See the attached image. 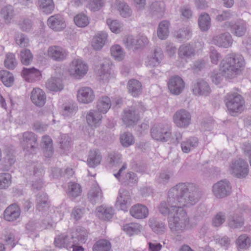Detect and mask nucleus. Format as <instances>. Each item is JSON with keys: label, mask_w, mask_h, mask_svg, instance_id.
I'll return each instance as SVG.
<instances>
[{"label": "nucleus", "mask_w": 251, "mask_h": 251, "mask_svg": "<svg viewBox=\"0 0 251 251\" xmlns=\"http://www.w3.org/2000/svg\"><path fill=\"white\" fill-rule=\"evenodd\" d=\"M201 196L199 187L195 184L179 183L169 190L166 201L160 203L158 209L163 215L171 217L175 215L179 208L195 205Z\"/></svg>", "instance_id": "nucleus-1"}, {"label": "nucleus", "mask_w": 251, "mask_h": 251, "mask_svg": "<svg viewBox=\"0 0 251 251\" xmlns=\"http://www.w3.org/2000/svg\"><path fill=\"white\" fill-rule=\"evenodd\" d=\"M245 62L243 57L240 54H227L222 60L220 70H214L211 74L212 82L217 85L220 83L223 76L232 78L241 73Z\"/></svg>", "instance_id": "nucleus-2"}, {"label": "nucleus", "mask_w": 251, "mask_h": 251, "mask_svg": "<svg viewBox=\"0 0 251 251\" xmlns=\"http://www.w3.org/2000/svg\"><path fill=\"white\" fill-rule=\"evenodd\" d=\"M168 226L171 231L178 235L191 228L190 219L183 208H179L175 215L168 217Z\"/></svg>", "instance_id": "nucleus-3"}, {"label": "nucleus", "mask_w": 251, "mask_h": 251, "mask_svg": "<svg viewBox=\"0 0 251 251\" xmlns=\"http://www.w3.org/2000/svg\"><path fill=\"white\" fill-rule=\"evenodd\" d=\"M225 101L229 112L232 116L241 113L244 109V100L237 93L227 94L225 98Z\"/></svg>", "instance_id": "nucleus-4"}, {"label": "nucleus", "mask_w": 251, "mask_h": 251, "mask_svg": "<svg viewBox=\"0 0 251 251\" xmlns=\"http://www.w3.org/2000/svg\"><path fill=\"white\" fill-rule=\"evenodd\" d=\"M37 136L32 132L26 131L23 133L20 140L21 145L26 154L35 153L37 150Z\"/></svg>", "instance_id": "nucleus-5"}, {"label": "nucleus", "mask_w": 251, "mask_h": 251, "mask_svg": "<svg viewBox=\"0 0 251 251\" xmlns=\"http://www.w3.org/2000/svg\"><path fill=\"white\" fill-rule=\"evenodd\" d=\"M151 135L155 140L167 142L172 136L171 129L167 125H154L151 129Z\"/></svg>", "instance_id": "nucleus-6"}, {"label": "nucleus", "mask_w": 251, "mask_h": 251, "mask_svg": "<svg viewBox=\"0 0 251 251\" xmlns=\"http://www.w3.org/2000/svg\"><path fill=\"white\" fill-rule=\"evenodd\" d=\"M88 71L87 64L81 59H75L70 65V74L77 79L83 77Z\"/></svg>", "instance_id": "nucleus-7"}, {"label": "nucleus", "mask_w": 251, "mask_h": 251, "mask_svg": "<svg viewBox=\"0 0 251 251\" xmlns=\"http://www.w3.org/2000/svg\"><path fill=\"white\" fill-rule=\"evenodd\" d=\"M232 187L226 179L218 181L212 186V193L217 198L221 199L229 196L231 193Z\"/></svg>", "instance_id": "nucleus-8"}, {"label": "nucleus", "mask_w": 251, "mask_h": 251, "mask_svg": "<svg viewBox=\"0 0 251 251\" xmlns=\"http://www.w3.org/2000/svg\"><path fill=\"white\" fill-rule=\"evenodd\" d=\"M173 119L177 127L187 128L191 123V115L187 110L181 109L175 112Z\"/></svg>", "instance_id": "nucleus-9"}, {"label": "nucleus", "mask_w": 251, "mask_h": 251, "mask_svg": "<svg viewBox=\"0 0 251 251\" xmlns=\"http://www.w3.org/2000/svg\"><path fill=\"white\" fill-rule=\"evenodd\" d=\"M222 27L225 29H230L231 32L235 36L242 37L247 31V25L243 20L238 21L235 23L226 22L224 23Z\"/></svg>", "instance_id": "nucleus-10"}, {"label": "nucleus", "mask_w": 251, "mask_h": 251, "mask_svg": "<svg viewBox=\"0 0 251 251\" xmlns=\"http://www.w3.org/2000/svg\"><path fill=\"white\" fill-rule=\"evenodd\" d=\"M131 201L130 193L124 188H121L119 190L115 205L119 209L126 212L130 205Z\"/></svg>", "instance_id": "nucleus-11"}, {"label": "nucleus", "mask_w": 251, "mask_h": 251, "mask_svg": "<svg viewBox=\"0 0 251 251\" xmlns=\"http://www.w3.org/2000/svg\"><path fill=\"white\" fill-rule=\"evenodd\" d=\"M47 54L52 60L61 62L66 59L69 55V52L61 46H51L48 48Z\"/></svg>", "instance_id": "nucleus-12"}, {"label": "nucleus", "mask_w": 251, "mask_h": 251, "mask_svg": "<svg viewBox=\"0 0 251 251\" xmlns=\"http://www.w3.org/2000/svg\"><path fill=\"white\" fill-rule=\"evenodd\" d=\"M139 114L137 110L133 107L125 109L122 116V120L126 126L134 125L139 121Z\"/></svg>", "instance_id": "nucleus-13"}, {"label": "nucleus", "mask_w": 251, "mask_h": 251, "mask_svg": "<svg viewBox=\"0 0 251 251\" xmlns=\"http://www.w3.org/2000/svg\"><path fill=\"white\" fill-rule=\"evenodd\" d=\"M212 44L221 48H228L231 46L233 40L228 32H225L214 36L212 40Z\"/></svg>", "instance_id": "nucleus-14"}, {"label": "nucleus", "mask_w": 251, "mask_h": 251, "mask_svg": "<svg viewBox=\"0 0 251 251\" xmlns=\"http://www.w3.org/2000/svg\"><path fill=\"white\" fill-rule=\"evenodd\" d=\"M47 25L50 28L55 31H61L66 26L64 18L60 14L50 16L47 20Z\"/></svg>", "instance_id": "nucleus-15"}, {"label": "nucleus", "mask_w": 251, "mask_h": 251, "mask_svg": "<svg viewBox=\"0 0 251 251\" xmlns=\"http://www.w3.org/2000/svg\"><path fill=\"white\" fill-rule=\"evenodd\" d=\"M196 54V50L193 45L185 43L181 45L178 50V55L179 58L186 62L191 59Z\"/></svg>", "instance_id": "nucleus-16"}, {"label": "nucleus", "mask_w": 251, "mask_h": 251, "mask_svg": "<svg viewBox=\"0 0 251 251\" xmlns=\"http://www.w3.org/2000/svg\"><path fill=\"white\" fill-rule=\"evenodd\" d=\"M95 98L94 92L90 87H81L77 91V100L82 103H91L94 100Z\"/></svg>", "instance_id": "nucleus-17"}, {"label": "nucleus", "mask_w": 251, "mask_h": 251, "mask_svg": "<svg viewBox=\"0 0 251 251\" xmlns=\"http://www.w3.org/2000/svg\"><path fill=\"white\" fill-rule=\"evenodd\" d=\"M168 86L171 93L178 95L183 90L184 82L180 77L174 76L169 79L168 82Z\"/></svg>", "instance_id": "nucleus-18"}, {"label": "nucleus", "mask_w": 251, "mask_h": 251, "mask_svg": "<svg viewBox=\"0 0 251 251\" xmlns=\"http://www.w3.org/2000/svg\"><path fill=\"white\" fill-rule=\"evenodd\" d=\"M88 199L93 204L101 202L103 199L102 190L97 182L91 186L87 195Z\"/></svg>", "instance_id": "nucleus-19"}, {"label": "nucleus", "mask_w": 251, "mask_h": 251, "mask_svg": "<svg viewBox=\"0 0 251 251\" xmlns=\"http://www.w3.org/2000/svg\"><path fill=\"white\" fill-rule=\"evenodd\" d=\"M21 214V209L16 203L9 205L3 212V218L8 222H13L18 219Z\"/></svg>", "instance_id": "nucleus-20"}, {"label": "nucleus", "mask_w": 251, "mask_h": 251, "mask_svg": "<svg viewBox=\"0 0 251 251\" xmlns=\"http://www.w3.org/2000/svg\"><path fill=\"white\" fill-rule=\"evenodd\" d=\"M192 91L196 96H207L210 93V88L206 81L199 79L192 86Z\"/></svg>", "instance_id": "nucleus-21"}, {"label": "nucleus", "mask_w": 251, "mask_h": 251, "mask_svg": "<svg viewBox=\"0 0 251 251\" xmlns=\"http://www.w3.org/2000/svg\"><path fill=\"white\" fill-rule=\"evenodd\" d=\"M163 57V51L160 48H155L153 51L147 57L146 63L147 66L154 67L158 65Z\"/></svg>", "instance_id": "nucleus-22"}, {"label": "nucleus", "mask_w": 251, "mask_h": 251, "mask_svg": "<svg viewBox=\"0 0 251 251\" xmlns=\"http://www.w3.org/2000/svg\"><path fill=\"white\" fill-rule=\"evenodd\" d=\"M121 162V155L119 152L111 151L108 153L106 158L107 168L116 171Z\"/></svg>", "instance_id": "nucleus-23"}, {"label": "nucleus", "mask_w": 251, "mask_h": 251, "mask_svg": "<svg viewBox=\"0 0 251 251\" xmlns=\"http://www.w3.org/2000/svg\"><path fill=\"white\" fill-rule=\"evenodd\" d=\"M30 99L35 105L42 107L46 102V96L42 89L36 88H34L31 92Z\"/></svg>", "instance_id": "nucleus-24"}, {"label": "nucleus", "mask_w": 251, "mask_h": 251, "mask_svg": "<svg viewBox=\"0 0 251 251\" xmlns=\"http://www.w3.org/2000/svg\"><path fill=\"white\" fill-rule=\"evenodd\" d=\"M96 73L100 77V79L107 81L112 76L111 67L108 62L102 63L98 65L95 69Z\"/></svg>", "instance_id": "nucleus-25"}, {"label": "nucleus", "mask_w": 251, "mask_h": 251, "mask_svg": "<svg viewBox=\"0 0 251 251\" xmlns=\"http://www.w3.org/2000/svg\"><path fill=\"white\" fill-rule=\"evenodd\" d=\"M22 75L24 79L28 82L39 80L41 77L40 71L34 67L30 68H24L22 70Z\"/></svg>", "instance_id": "nucleus-26"}, {"label": "nucleus", "mask_w": 251, "mask_h": 251, "mask_svg": "<svg viewBox=\"0 0 251 251\" xmlns=\"http://www.w3.org/2000/svg\"><path fill=\"white\" fill-rule=\"evenodd\" d=\"M101 113L97 110H91L86 114V119L88 125L91 126H98L102 119Z\"/></svg>", "instance_id": "nucleus-27"}, {"label": "nucleus", "mask_w": 251, "mask_h": 251, "mask_svg": "<svg viewBox=\"0 0 251 251\" xmlns=\"http://www.w3.org/2000/svg\"><path fill=\"white\" fill-rule=\"evenodd\" d=\"M130 214L136 219H144L148 216L149 211L146 206L137 204L131 207L130 209Z\"/></svg>", "instance_id": "nucleus-28"}, {"label": "nucleus", "mask_w": 251, "mask_h": 251, "mask_svg": "<svg viewBox=\"0 0 251 251\" xmlns=\"http://www.w3.org/2000/svg\"><path fill=\"white\" fill-rule=\"evenodd\" d=\"M102 156L98 149H93L89 151L87 163L91 168H95L100 163Z\"/></svg>", "instance_id": "nucleus-29"}, {"label": "nucleus", "mask_w": 251, "mask_h": 251, "mask_svg": "<svg viewBox=\"0 0 251 251\" xmlns=\"http://www.w3.org/2000/svg\"><path fill=\"white\" fill-rule=\"evenodd\" d=\"M230 168L233 173H248V163L242 159L233 160Z\"/></svg>", "instance_id": "nucleus-30"}, {"label": "nucleus", "mask_w": 251, "mask_h": 251, "mask_svg": "<svg viewBox=\"0 0 251 251\" xmlns=\"http://www.w3.org/2000/svg\"><path fill=\"white\" fill-rule=\"evenodd\" d=\"M114 176L122 184L131 185L137 182L136 174H114Z\"/></svg>", "instance_id": "nucleus-31"}, {"label": "nucleus", "mask_w": 251, "mask_h": 251, "mask_svg": "<svg viewBox=\"0 0 251 251\" xmlns=\"http://www.w3.org/2000/svg\"><path fill=\"white\" fill-rule=\"evenodd\" d=\"M107 36V33L104 31L99 32L92 40V46L93 49L95 50H100L105 45Z\"/></svg>", "instance_id": "nucleus-32"}, {"label": "nucleus", "mask_w": 251, "mask_h": 251, "mask_svg": "<svg viewBox=\"0 0 251 251\" xmlns=\"http://www.w3.org/2000/svg\"><path fill=\"white\" fill-rule=\"evenodd\" d=\"M98 216L104 220H110L114 214V210L111 206L102 205L97 208Z\"/></svg>", "instance_id": "nucleus-33"}, {"label": "nucleus", "mask_w": 251, "mask_h": 251, "mask_svg": "<svg viewBox=\"0 0 251 251\" xmlns=\"http://www.w3.org/2000/svg\"><path fill=\"white\" fill-rule=\"evenodd\" d=\"M199 145V140L196 137H190L181 143V148L184 153H188L192 149L195 148Z\"/></svg>", "instance_id": "nucleus-34"}, {"label": "nucleus", "mask_w": 251, "mask_h": 251, "mask_svg": "<svg viewBox=\"0 0 251 251\" xmlns=\"http://www.w3.org/2000/svg\"><path fill=\"white\" fill-rule=\"evenodd\" d=\"M127 89L132 96L136 97L141 93L142 86L140 81L135 79H131L128 82Z\"/></svg>", "instance_id": "nucleus-35"}, {"label": "nucleus", "mask_w": 251, "mask_h": 251, "mask_svg": "<svg viewBox=\"0 0 251 251\" xmlns=\"http://www.w3.org/2000/svg\"><path fill=\"white\" fill-rule=\"evenodd\" d=\"M47 89L52 91H59L63 89L64 85L61 79L58 77H51L46 83Z\"/></svg>", "instance_id": "nucleus-36"}, {"label": "nucleus", "mask_w": 251, "mask_h": 251, "mask_svg": "<svg viewBox=\"0 0 251 251\" xmlns=\"http://www.w3.org/2000/svg\"><path fill=\"white\" fill-rule=\"evenodd\" d=\"M111 106L110 98L107 96L100 97L97 101V111L101 114L106 113Z\"/></svg>", "instance_id": "nucleus-37"}, {"label": "nucleus", "mask_w": 251, "mask_h": 251, "mask_svg": "<svg viewBox=\"0 0 251 251\" xmlns=\"http://www.w3.org/2000/svg\"><path fill=\"white\" fill-rule=\"evenodd\" d=\"M37 5L46 14L51 13L55 8L53 0H38Z\"/></svg>", "instance_id": "nucleus-38"}, {"label": "nucleus", "mask_w": 251, "mask_h": 251, "mask_svg": "<svg viewBox=\"0 0 251 251\" xmlns=\"http://www.w3.org/2000/svg\"><path fill=\"white\" fill-rule=\"evenodd\" d=\"M174 36L179 42L188 40L192 36V31L188 27H184L175 31Z\"/></svg>", "instance_id": "nucleus-39"}, {"label": "nucleus", "mask_w": 251, "mask_h": 251, "mask_svg": "<svg viewBox=\"0 0 251 251\" xmlns=\"http://www.w3.org/2000/svg\"><path fill=\"white\" fill-rule=\"evenodd\" d=\"M165 4L162 1H154L150 6L151 13L157 18H161L164 14Z\"/></svg>", "instance_id": "nucleus-40"}, {"label": "nucleus", "mask_w": 251, "mask_h": 251, "mask_svg": "<svg viewBox=\"0 0 251 251\" xmlns=\"http://www.w3.org/2000/svg\"><path fill=\"white\" fill-rule=\"evenodd\" d=\"M170 23L168 21H163L158 25L157 30V36L161 40L166 39L169 34Z\"/></svg>", "instance_id": "nucleus-41"}, {"label": "nucleus", "mask_w": 251, "mask_h": 251, "mask_svg": "<svg viewBox=\"0 0 251 251\" xmlns=\"http://www.w3.org/2000/svg\"><path fill=\"white\" fill-rule=\"evenodd\" d=\"M81 192L82 189L79 184L74 182L69 183L67 193L70 198L77 197L81 195Z\"/></svg>", "instance_id": "nucleus-42"}, {"label": "nucleus", "mask_w": 251, "mask_h": 251, "mask_svg": "<svg viewBox=\"0 0 251 251\" xmlns=\"http://www.w3.org/2000/svg\"><path fill=\"white\" fill-rule=\"evenodd\" d=\"M111 244L109 241L106 239H100L93 246V251H110Z\"/></svg>", "instance_id": "nucleus-43"}, {"label": "nucleus", "mask_w": 251, "mask_h": 251, "mask_svg": "<svg viewBox=\"0 0 251 251\" xmlns=\"http://www.w3.org/2000/svg\"><path fill=\"white\" fill-rule=\"evenodd\" d=\"M1 17L4 22L8 24L14 17V9L12 6L9 5L3 7L0 12Z\"/></svg>", "instance_id": "nucleus-44"}, {"label": "nucleus", "mask_w": 251, "mask_h": 251, "mask_svg": "<svg viewBox=\"0 0 251 251\" xmlns=\"http://www.w3.org/2000/svg\"><path fill=\"white\" fill-rule=\"evenodd\" d=\"M0 79L6 87H11L14 81L13 74L9 71L1 70L0 71Z\"/></svg>", "instance_id": "nucleus-45"}, {"label": "nucleus", "mask_w": 251, "mask_h": 251, "mask_svg": "<svg viewBox=\"0 0 251 251\" xmlns=\"http://www.w3.org/2000/svg\"><path fill=\"white\" fill-rule=\"evenodd\" d=\"M37 209L40 211L46 210L49 207L48 198L46 194H38L37 197Z\"/></svg>", "instance_id": "nucleus-46"}, {"label": "nucleus", "mask_w": 251, "mask_h": 251, "mask_svg": "<svg viewBox=\"0 0 251 251\" xmlns=\"http://www.w3.org/2000/svg\"><path fill=\"white\" fill-rule=\"evenodd\" d=\"M198 24L201 30L202 31H206L210 27V18L207 13L201 14L199 20Z\"/></svg>", "instance_id": "nucleus-47"}, {"label": "nucleus", "mask_w": 251, "mask_h": 251, "mask_svg": "<svg viewBox=\"0 0 251 251\" xmlns=\"http://www.w3.org/2000/svg\"><path fill=\"white\" fill-rule=\"evenodd\" d=\"M71 242L69 241L68 236L61 234L54 239V243L55 246L58 248H69L71 245Z\"/></svg>", "instance_id": "nucleus-48"}, {"label": "nucleus", "mask_w": 251, "mask_h": 251, "mask_svg": "<svg viewBox=\"0 0 251 251\" xmlns=\"http://www.w3.org/2000/svg\"><path fill=\"white\" fill-rule=\"evenodd\" d=\"M110 52L111 55L116 60L120 61L124 58L125 53L122 47L118 45L112 46L110 49Z\"/></svg>", "instance_id": "nucleus-49"}, {"label": "nucleus", "mask_w": 251, "mask_h": 251, "mask_svg": "<svg viewBox=\"0 0 251 251\" xmlns=\"http://www.w3.org/2000/svg\"><path fill=\"white\" fill-rule=\"evenodd\" d=\"M16 44L20 48H26L29 45V40L27 35L21 33L17 32L15 35Z\"/></svg>", "instance_id": "nucleus-50"}, {"label": "nucleus", "mask_w": 251, "mask_h": 251, "mask_svg": "<svg viewBox=\"0 0 251 251\" xmlns=\"http://www.w3.org/2000/svg\"><path fill=\"white\" fill-rule=\"evenodd\" d=\"M236 243L238 248L246 249L251 245V239L247 234H242L239 236Z\"/></svg>", "instance_id": "nucleus-51"}, {"label": "nucleus", "mask_w": 251, "mask_h": 251, "mask_svg": "<svg viewBox=\"0 0 251 251\" xmlns=\"http://www.w3.org/2000/svg\"><path fill=\"white\" fill-rule=\"evenodd\" d=\"M20 60L22 63L25 65H29L33 60V55L28 49H25L20 51Z\"/></svg>", "instance_id": "nucleus-52"}, {"label": "nucleus", "mask_w": 251, "mask_h": 251, "mask_svg": "<svg viewBox=\"0 0 251 251\" xmlns=\"http://www.w3.org/2000/svg\"><path fill=\"white\" fill-rule=\"evenodd\" d=\"M75 24L78 27H83L86 26L89 23L88 16L83 13H79L74 18Z\"/></svg>", "instance_id": "nucleus-53"}, {"label": "nucleus", "mask_w": 251, "mask_h": 251, "mask_svg": "<svg viewBox=\"0 0 251 251\" xmlns=\"http://www.w3.org/2000/svg\"><path fill=\"white\" fill-rule=\"evenodd\" d=\"M150 226L152 230L157 233H161L166 229V226L164 223L155 219L150 220Z\"/></svg>", "instance_id": "nucleus-54"}, {"label": "nucleus", "mask_w": 251, "mask_h": 251, "mask_svg": "<svg viewBox=\"0 0 251 251\" xmlns=\"http://www.w3.org/2000/svg\"><path fill=\"white\" fill-rule=\"evenodd\" d=\"M106 24L112 32L119 33L123 30V24L118 20L108 19L106 20Z\"/></svg>", "instance_id": "nucleus-55"}, {"label": "nucleus", "mask_w": 251, "mask_h": 251, "mask_svg": "<svg viewBox=\"0 0 251 251\" xmlns=\"http://www.w3.org/2000/svg\"><path fill=\"white\" fill-rule=\"evenodd\" d=\"M141 226L137 223H131L124 226L123 229L128 234L131 235L140 231Z\"/></svg>", "instance_id": "nucleus-56"}, {"label": "nucleus", "mask_w": 251, "mask_h": 251, "mask_svg": "<svg viewBox=\"0 0 251 251\" xmlns=\"http://www.w3.org/2000/svg\"><path fill=\"white\" fill-rule=\"evenodd\" d=\"M104 3V0H88L87 7L92 11H97L103 6Z\"/></svg>", "instance_id": "nucleus-57"}, {"label": "nucleus", "mask_w": 251, "mask_h": 251, "mask_svg": "<svg viewBox=\"0 0 251 251\" xmlns=\"http://www.w3.org/2000/svg\"><path fill=\"white\" fill-rule=\"evenodd\" d=\"M5 67L8 69H14L17 65L15 55L12 53L6 54L4 62Z\"/></svg>", "instance_id": "nucleus-58"}, {"label": "nucleus", "mask_w": 251, "mask_h": 251, "mask_svg": "<svg viewBox=\"0 0 251 251\" xmlns=\"http://www.w3.org/2000/svg\"><path fill=\"white\" fill-rule=\"evenodd\" d=\"M118 9L120 15L124 18L129 17L131 15L132 10L125 2H120L118 5Z\"/></svg>", "instance_id": "nucleus-59"}, {"label": "nucleus", "mask_w": 251, "mask_h": 251, "mask_svg": "<svg viewBox=\"0 0 251 251\" xmlns=\"http://www.w3.org/2000/svg\"><path fill=\"white\" fill-rule=\"evenodd\" d=\"M60 148L65 151H69L71 146V139L68 135H62L59 138Z\"/></svg>", "instance_id": "nucleus-60"}, {"label": "nucleus", "mask_w": 251, "mask_h": 251, "mask_svg": "<svg viewBox=\"0 0 251 251\" xmlns=\"http://www.w3.org/2000/svg\"><path fill=\"white\" fill-rule=\"evenodd\" d=\"M120 141L123 146L127 147L133 143V136L129 132H125L121 135Z\"/></svg>", "instance_id": "nucleus-61"}, {"label": "nucleus", "mask_w": 251, "mask_h": 251, "mask_svg": "<svg viewBox=\"0 0 251 251\" xmlns=\"http://www.w3.org/2000/svg\"><path fill=\"white\" fill-rule=\"evenodd\" d=\"M11 183L10 174H0V189L8 188Z\"/></svg>", "instance_id": "nucleus-62"}, {"label": "nucleus", "mask_w": 251, "mask_h": 251, "mask_svg": "<svg viewBox=\"0 0 251 251\" xmlns=\"http://www.w3.org/2000/svg\"><path fill=\"white\" fill-rule=\"evenodd\" d=\"M244 225V220L241 216H233L228 220V225L232 228H239Z\"/></svg>", "instance_id": "nucleus-63"}, {"label": "nucleus", "mask_w": 251, "mask_h": 251, "mask_svg": "<svg viewBox=\"0 0 251 251\" xmlns=\"http://www.w3.org/2000/svg\"><path fill=\"white\" fill-rule=\"evenodd\" d=\"M225 214L223 212H219L212 219V226L215 227H219L225 222Z\"/></svg>", "instance_id": "nucleus-64"}]
</instances>
